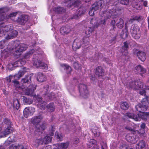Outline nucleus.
Masks as SVG:
<instances>
[{
	"label": "nucleus",
	"instance_id": "1",
	"mask_svg": "<svg viewBox=\"0 0 149 149\" xmlns=\"http://www.w3.org/2000/svg\"><path fill=\"white\" fill-rule=\"evenodd\" d=\"M122 8L120 7L118 5H116L113 8L110 10H107L104 11H101L100 15L102 18L100 20V23L104 24L106 21L111 17L114 18L120 14Z\"/></svg>",
	"mask_w": 149,
	"mask_h": 149
},
{
	"label": "nucleus",
	"instance_id": "2",
	"mask_svg": "<svg viewBox=\"0 0 149 149\" xmlns=\"http://www.w3.org/2000/svg\"><path fill=\"white\" fill-rule=\"evenodd\" d=\"M27 48V45L24 44H19V42L17 43L11 51V52L14 56L19 55L21 53Z\"/></svg>",
	"mask_w": 149,
	"mask_h": 149
},
{
	"label": "nucleus",
	"instance_id": "3",
	"mask_svg": "<svg viewBox=\"0 0 149 149\" xmlns=\"http://www.w3.org/2000/svg\"><path fill=\"white\" fill-rule=\"evenodd\" d=\"M24 74V72L23 71H19L18 73L13 76L10 75L7 77L5 80V83H11L14 84H19L17 81Z\"/></svg>",
	"mask_w": 149,
	"mask_h": 149
},
{
	"label": "nucleus",
	"instance_id": "4",
	"mask_svg": "<svg viewBox=\"0 0 149 149\" xmlns=\"http://www.w3.org/2000/svg\"><path fill=\"white\" fill-rule=\"evenodd\" d=\"M141 116H140L139 114H138L137 115H134L133 114L131 113H127L126 114V116L130 118H132L134 120L136 121H140L141 118L142 119L146 120L148 117L149 116V112L146 113L143 112H142L140 114Z\"/></svg>",
	"mask_w": 149,
	"mask_h": 149
},
{
	"label": "nucleus",
	"instance_id": "5",
	"mask_svg": "<svg viewBox=\"0 0 149 149\" xmlns=\"http://www.w3.org/2000/svg\"><path fill=\"white\" fill-rule=\"evenodd\" d=\"M131 32L132 37L135 39H138L141 36L140 28L136 24L132 25L131 29Z\"/></svg>",
	"mask_w": 149,
	"mask_h": 149
},
{
	"label": "nucleus",
	"instance_id": "6",
	"mask_svg": "<svg viewBox=\"0 0 149 149\" xmlns=\"http://www.w3.org/2000/svg\"><path fill=\"white\" fill-rule=\"evenodd\" d=\"M13 28V26L12 25H6L2 24L0 25V33L2 35L6 36L7 33H8Z\"/></svg>",
	"mask_w": 149,
	"mask_h": 149
},
{
	"label": "nucleus",
	"instance_id": "7",
	"mask_svg": "<svg viewBox=\"0 0 149 149\" xmlns=\"http://www.w3.org/2000/svg\"><path fill=\"white\" fill-rule=\"evenodd\" d=\"M33 65L36 68L41 67L42 69H47L48 67L47 64L42 62L40 60L38 59V57L33 58Z\"/></svg>",
	"mask_w": 149,
	"mask_h": 149
},
{
	"label": "nucleus",
	"instance_id": "8",
	"mask_svg": "<svg viewBox=\"0 0 149 149\" xmlns=\"http://www.w3.org/2000/svg\"><path fill=\"white\" fill-rule=\"evenodd\" d=\"M79 91L80 95L84 98H87L89 95L86 86L84 84H81L79 86Z\"/></svg>",
	"mask_w": 149,
	"mask_h": 149
},
{
	"label": "nucleus",
	"instance_id": "9",
	"mask_svg": "<svg viewBox=\"0 0 149 149\" xmlns=\"http://www.w3.org/2000/svg\"><path fill=\"white\" fill-rule=\"evenodd\" d=\"M133 54H136L139 58L141 61H143L146 58V56L145 53L143 52L139 51L136 49H133Z\"/></svg>",
	"mask_w": 149,
	"mask_h": 149
},
{
	"label": "nucleus",
	"instance_id": "10",
	"mask_svg": "<svg viewBox=\"0 0 149 149\" xmlns=\"http://www.w3.org/2000/svg\"><path fill=\"white\" fill-rule=\"evenodd\" d=\"M104 1L103 0H100L95 3L92 6V8L96 11L104 7Z\"/></svg>",
	"mask_w": 149,
	"mask_h": 149
},
{
	"label": "nucleus",
	"instance_id": "11",
	"mask_svg": "<svg viewBox=\"0 0 149 149\" xmlns=\"http://www.w3.org/2000/svg\"><path fill=\"white\" fill-rule=\"evenodd\" d=\"M13 130V128L11 126L8 127L3 131H1V129L0 128V137L6 136V135L12 132Z\"/></svg>",
	"mask_w": 149,
	"mask_h": 149
},
{
	"label": "nucleus",
	"instance_id": "12",
	"mask_svg": "<svg viewBox=\"0 0 149 149\" xmlns=\"http://www.w3.org/2000/svg\"><path fill=\"white\" fill-rule=\"evenodd\" d=\"M35 111V109L33 107H26L24 109L23 111L24 116L25 117L27 118L29 116L32 115Z\"/></svg>",
	"mask_w": 149,
	"mask_h": 149
},
{
	"label": "nucleus",
	"instance_id": "13",
	"mask_svg": "<svg viewBox=\"0 0 149 149\" xmlns=\"http://www.w3.org/2000/svg\"><path fill=\"white\" fill-rule=\"evenodd\" d=\"M17 34L18 32L16 31L11 30L8 33H7L5 38L7 40L13 39L16 37Z\"/></svg>",
	"mask_w": 149,
	"mask_h": 149
},
{
	"label": "nucleus",
	"instance_id": "14",
	"mask_svg": "<svg viewBox=\"0 0 149 149\" xmlns=\"http://www.w3.org/2000/svg\"><path fill=\"white\" fill-rule=\"evenodd\" d=\"M36 89V85L35 84H32L29 86V88L25 90V93L27 95L36 97L33 93L34 91Z\"/></svg>",
	"mask_w": 149,
	"mask_h": 149
},
{
	"label": "nucleus",
	"instance_id": "15",
	"mask_svg": "<svg viewBox=\"0 0 149 149\" xmlns=\"http://www.w3.org/2000/svg\"><path fill=\"white\" fill-rule=\"evenodd\" d=\"M85 8L83 7H80L77 10L75 15H74L72 19H77L79 17L83 14L85 12Z\"/></svg>",
	"mask_w": 149,
	"mask_h": 149
},
{
	"label": "nucleus",
	"instance_id": "16",
	"mask_svg": "<svg viewBox=\"0 0 149 149\" xmlns=\"http://www.w3.org/2000/svg\"><path fill=\"white\" fill-rule=\"evenodd\" d=\"M46 128L45 124H43L42 125L37 124L35 128L36 133H38L39 135L42 133V131L44 130Z\"/></svg>",
	"mask_w": 149,
	"mask_h": 149
},
{
	"label": "nucleus",
	"instance_id": "17",
	"mask_svg": "<svg viewBox=\"0 0 149 149\" xmlns=\"http://www.w3.org/2000/svg\"><path fill=\"white\" fill-rule=\"evenodd\" d=\"M81 42L80 39H77L74 40L72 46L73 49L75 50L78 49L81 47Z\"/></svg>",
	"mask_w": 149,
	"mask_h": 149
},
{
	"label": "nucleus",
	"instance_id": "18",
	"mask_svg": "<svg viewBox=\"0 0 149 149\" xmlns=\"http://www.w3.org/2000/svg\"><path fill=\"white\" fill-rule=\"evenodd\" d=\"M33 54L35 55H36V54H37L38 55L39 54L37 51H35L34 50L32 49L25 53L23 56V60L24 59L27 60V59L30 57Z\"/></svg>",
	"mask_w": 149,
	"mask_h": 149
},
{
	"label": "nucleus",
	"instance_id": "19",
	"mask_svg": "<svg viewBox=\"0 0 149 149\" xmlns=\"http://www.w3.org/2000/svg\"><path fill=\"white\" fill-rule=\"evenodd\" d=\"M28 16L26 15H22L19 17L17 20V22L21 24H24L28 20Z\"/></svg>",
	"mask_w": 149,
	"mask_h": 149
},
{
	"label": "nucleus",
	"instance_id": "20",
	"mask_svg": "<svg viewBox=\"0 0 149 149\" xmlns=\"http://www.w3.org/2000/svg\"><path fill=\"white\" fill-rule=\"evenodd\" d=\"M68 142L57 144L54 146L53 149H65L68 148Z\"/></svg>",
	"mask_w": 149,
	"mask_h": 149
},
{
	"label": "nucleus",
	"instance_id": "21",
	"mask_svg": "<svg viewBox=\"0 0 149 149\" xmlns=\"http://www.w3.org/2000/svg\"><path fill=\"white\" fill-rule=\"evenodd\" d=\"M95 74L98 77L100 78L104 75V72L101 67L98 66L96 68Z\"/></svg>",
	"mask_w": 149,
	"mask_h": 149
},
{
	"label": "nucleus",
	"instance_id": "22",
	"mask_svg": "<svg viewBox=\"0 0 149 149\" xmlns=\"http://www.w3.org/2000/svg\"><path fill=\"white\" fill-rule=\"evenodd\" d=\"M9 9L7 8H0V22L3 21L5 18L4 13L7 12Z\"/></svg>",
	"mask_w": 149,
	"mask_h": 149
},
{
	"label": "nucleus",
	"instance_id": "23",
	"mask_svg": "<svg viewBox=\"0 0 149 149\" xmlns=\"http://www.w3.org/2000/svg\"><path fill=\"white\" fill-rule=\"evenodd\" d=\"M136 110L141 113L143 111H145L147 109V107L146 105H143L141 104H138L135 107Z\"/></svg>",
	"mask_w": 149,
	"mask_h": 149
},
{
	"label": "nucleus",
	"instance_id": "24",
	"mask_svg": "<svg viewBox=\"0 0 149 149\" xmlns=\"http://www.w3.org/2000/svg\"><path fill=\"white\" fill-rule=\"evenodd\" d=\"M70 31V29L68 27H62L60 29V33L63 35H67Z\"/></svg>",
	"mask_w": 149,
	"mask_h": 149
},
{
	"label": "nucleus",
	"instance_id": "25",
	"mask_svg": "<svg viewBox=\"0 0 149 149\" xmlns=\"http://www.w3.org/2000/svg\"><path fill=\"white\" fill-rule=\"evenodd\" d=\"M42 118L41 116H36L33 118L31 120V122L34 124L39 123L42 120Z\"/></svg>",
	"mask_w": 149,
	"mask_h": 149
},
{
	"label": "nucleus",
	"instance_id": "26",
	"mask_svg": "<svg viewBox=\"0 0 149 149\" xmlns=\"http://www.w3.org/2000/svg\"><path fill=\"white\" fill-rule=\"evenodd\" d=\"M128 48V45L126 42H124V45L122 47L121 52L122 54L124 55H127V49Z\"/></svg>",
	"mask_w": 149,
	"mask_h": 149
},
{
	"label": "nucleus",
	"instance_id": "27",
	"mask_svg": "<svg viewBox=\"0 0 149 149\" xmlns=\"http://www.w3.org/2000/svg\"><path fill=\"white\" fill-rule=\"evenodd\" d=\"M116 25L119 29H122L124 26V21L121 18H118L116 20Z\"/></svg>",
	"mask_w": 149,
	"mask_h": 149
},
{
	"label": "nucleus",
	"instance_id": "28",
	"mask_svg": "<svg viewBox=\"0 0 149 149\" xmlns=\"http://www.w3.org/2000/svg\"><path fill=\"white\" fill-rule=\"evenodd\" d=\"M45 76L41 72H38L37 74V80L40 82H42L45 80Z\"/></svg>",
	"mask_w": 149,
	"mask_h": 149
},
{
	"label": "nucleus",
	"instance_id": "29",
	"mask_svg": "<svg viewBox=\"0 0 149 149\" xmlns=\"http://www.w3.org/2000/svg\"><path fill=\"white\" fill-rule=\"evenodd\" d=\"M10 105L13 106L14 108L16 110H18L19 108L20 105L18 100L17 99H15L13 100V104H10Z\"/></svg>",
	"mask_w": 149,
	"mask_h": 149
},
{
	"label": "nucleus",
	"instance_id": "30",
	"mask_svg": "<svg viewBox=\"0 0 149 149\" xmlns=\"http://www.w3.org/2000/svg\"><path fill=\"white\" fill-rule=\"evenodd\" d=\"M100 22V21L99 22H98L97 20L95 17L92 18L90 21V23L92 24V26H93L94 27H97L98 24H101Z\"/></svg>",
	"mask_w": 149,
	"mask_h": 149
},
{
	"label": "nucleus",
	"instance_id": "31",
	"mask_svg": "<svg viewBox=\"0 0 149 149\" xmlns=\"http://www.w3.org/2000/svg\"><path fill=\"white\" fill-rule=\"evenodd\" d=\"M22 83L28 84L31 83V76L29 75L26 76L24 78L22 79Z\"/></svg>",
	"mask_w": 149,
	"mask_h": 149
},
{
	"label": "nucleus",
	"instance_id": "32",
	"mask_svg": "<svg viewBox=\"0 0 149 149\" xmlns=\"http://www.w3.org/2000/svg\"><path fill=\"white\" fill-rule=\"evenodd\" d=\"M136 70L138 72H139L141 74H143L146 72L145 69L140 65L136 66Z\"/></svg>",
	"mask_w": 149,
	"mask_h": 149
},
{
	"label": "nucleus",
	"instance_id": "33",
	"mask_svg": "<svg viewBox=\"0 0 149 149\" xmlns=\"http://www.w3.org/2000/svg\"><path fill=\"white\" fill-rule=\"evenodd\" d=\"M3 8H7V7H4ZM8 8L9 10L8 11L4 13V16L5 15V18L3 20H4L5 19L7 20L8 19H10L11 17L13 16H15L17 14V13H10V14L8 15V16H7V15H6V13L8 12L10 10V9L9 8Z\"/></svg>",
	"mask_w": 149,
	"mask_h": 149
},
{
	"label": "nucleus",
	"instance_id": "34",
	"mask_svg": "<svg viewBox=\"0 0 149 149\" xmlns=\"http://www.w3.org/2000/svg\"><path fill=\"white\" fill-rule=\"evenodd\" d=\"M97 144L96 141L94 139H91L88 141L87 143L88 147L90 148L93 145H95Z\"/></svg>",
	"mask_w": 149,
	"mask_h": 149
},
{
	"label": "nucleus",
	"instance_id": "35",
	"mask_svg": "<svg viewBox=\"0 0 149 149\" xmlns=\"http://www.w3.org/2000/svg\"><path fill=\"white\" fill-rule=\"evenodd\" d=\"M134 85H135L134 86L136 87V86L138 87H137L135 88V89L136 90H141L140 91V94L142 95H143L144 94H145V89H143V88H142V87H141V88L140 86H139L140 85H138V84H134Z\"/></svg>",
	"mask_w": 149,
	"mask_h": 149
},
{
	"label": "nucleus",
	"instance_id": "36",
	"mask_svg": "<svg viewBox=\"0 0 149 149\" xmlns=\"http://www.w3.org/2000/svg\"><path fill=\"white\" fill-rule=\"evenodd\" d=\"M120 107L122 109L126 110L128 108L129 105L126 102H122L121 103Z\"/></svg>",
	"mask_w": 149,
	"mask_h": 149
},
{
	"label": "nucleus",
	"instance_id": "37",
	"mask_svg": "<svg viewBox=\"0 0 149 149\" xmlns=\"http://www.w3.org/2000/svg\"><path fill=\"white\" fill-rule=\"evenodd\" d=\"M22 100L23 102L26 104H31L32 102V101L31 100L27 99L24 96L23 97Z\"/></svg>",
	"mask_w": 149,
	"mask_h": 149
},
{
	"label": "nucleus",
	"instance_id": "38",
	"mask_svg": "<svg viewBox=\"0 0 149 149\" xmlns=\"http://www.w3.org/2000/svg\"><path fill=\"white\" fill-rule=\"evenodd\" d=\"M55 138L59 141H61L62 140L63 136L62 134L61 133H58L56 132L55 133Z\"/></svg>",
	"mask_w": 149,
	"mask_h": 149
},
{
	"label": "nucleus",
	"instance_id": "39",
	"mask_svg": "<svg viewBox=\"0 0 149 149\" xmlns=\"http://www.w3.org/2000/svg\"><path fill=\"white\" fill-rule=\"evenodd\" d=\"M54 10L55 13H60L65 11V10L63 8L60 7L54 8Z\"/></svg>",
	"mask_w": 149,
	"mask_h": 149
},
{
	"label": "nucleus",
	"instance_id": "40",
	"mask_svg": "<svg viewBox=\"0 0 149 149\" xmlns=\"http://www.w3.org/2000/svg\"><path fill=\"white\" fill-rule=\"evenodd\" d=\"M17 65H15V67L20 66L24 65L26 63V61L23 59L19 60L17 61Z\"/></svg>",
	"mask_w": 149,
	"mask_h": 149
},
{
	"label": "nucleus",
	"instance_id": "41",
	"mask_svg": "<svg viewBox=\"0 0 149 149\" xmlns=\"http://www.w3.org/2000/svg\"><path fill=\"white\" fill-rule=\"evenodd\" d=\"M94 28L93 26H92L91 27H89L86 31V34L87 36L89 35L94 31Z\"/></svg>",
	"mask_w": 149,
	"mask_h": 149
},
{
	"label": "nucleus",
	"instance_id": "42",
	"mask_svg": "<svg viewBox=\"0 0 149 149\" xmlns=\"http://www.w3.org/2000/svg\"><path fill=\"white\" fill-rule=\"evenodd\" d=\"M149 102V97H147L143 99L141 101V104L143 105H146Z\"/></svg>",
	"mask_w": 149,
	"mask_h": 149
},
{
	"label": "nucleus",
	"instance_id": "43",
	"mask_svg": "<svg viewBox=\"0 0 149 149\" xmlns=\"http://www.w3.org/2000/svg\"><path fill=\"white\" fill-rule=\"evenodd\" d=\"M52 140L51 137L48 136H46L43 140V143L47 144L51 142Z\"/></svg>",
	"mask_w": 149,
	"mask_h": 149
},
{
	"label": "nucleus",
	"instance_id": "44",
	"mask_svg": "<svg viewBox=\"0 0 149 149\" xmlns=\"http://www.w3.org/2000/svg\"><path fill=\"white\" fill-rule=\"evenodd\" d=\"M145 146V143L143 141H141L136 146L139 149H142Z\"/></svg>",
	"mask_w": 149,
	"mask_h": 149
},
{
	"label": "nucleus",
	"instance_id": "45",
	"mask_svg": "<svg viewBox=\"0 0 149 149\" xmlns=\"http://www.w3.org/2000/svg\"><path fill=\"white\" fill-rule=\"evenodd\" d=\"M116 23V21L114 19L112 20L111 22L110 25L111 26V30H114L116 29L115 23Z\"/></svg>",
	"mask_w": 149,
	"mask_h": 149
},
{
	"label": "nucleus",
	"instance_id": "46",
	"mask_svg": "<svg viewBox=\"0 0 149 149\" xmlns=\"http://www.w3.org/2000/svg\"><path fill=\"white\" fill-rule=\"evenodd\" d=\"M142 19V17L141 16H136L134 17L132 19H130V22H132L135 20H137L138 21H140Z\"/></svg>",
	"mask_w": 149,
	"mask_h": 149
},
{
	"label": "nucleus",
	"instance_id": "47",
	"mask_svg": "<svg viewBox=\"0 0 149 149\" xmlns=\"http://www.w3.org/2000/svg\"><path fill=\"white\" fill-rule=\"evenodd\" d=\"M61 66L64 69L67 70L69 72H70L71 71V68L68 65L65 64H63L61 65Z\"/></svg>",
	"mask_w": 149,
	"mask_h": 149
},
{
	"label": "nucleus",
	"instance_id": "48",
	"mask_svg": "<svg viewBox=\"0 0 149 149\" xmlns=\"http://www.w3.org/2000/svg\"><path fill=\"white\" fill-rule=\"evenodd\" d=\"M47 109L48 111L50 112H52L54 111V104L53 103H51L49 104L47 106Z\"/></svg>",
	"mask_w": 149,
	"mask_h": 149
},
{
	"label": "nucleus",
	"instance_id": "49",
	"mask_svg": "<svg viewBox=\"0 0 149 149\" xmlns=\"http://www.w3.org/2000/svg\"><path fill=\"white\" fill-rule=\"evenodd\" d=\"M133 7L138 10H139L142 9V6L138 5L136 3H133L132 4Z\"/></svg>",
	"mask_w": 149,
	"mask_h": 149
},
{
	"label": "nucleus",
	"instance_id": "50",
	"mask_svg": "<svg viewBox=\"0 0 149 149\" xmlns=\"http://www.w3.org/2000/svg\"><path fill=\"white\" fill-rule=\"evenodd\" d=\"M35 142L36 143V144H35L36 146L41 145L43 143V141L42 140V138L40 139H36Z\"/></svg>",
	"mask_w": 149,
	"mask_h": 149
},
{
	"label": "nucleus",
	"instance_id": "51",
	"mask_svg": "<svg viewBox=\"0 0 149 149\" xmlns=\"http://www.w3.org/2000/svg\"><path fill=\"white\" fill-rule=\"evenodd\" d=\"M120 3L122 4L127 5L129 4V0H120Z\"/></svg>",
	"mask_w": 149,
	"mask_h": 149
},
{
	"label": "nucleus",
	"instance_id": "52",
	"mask_svg": "<svg viewBox=\"0 0 149 149\" xmlns=\"http://www.w3.org/2000/svg\"><path fill=\"white\" fill-rule=\"evenodd\" d=\"M127 30L126 29H125L122 31V33L121 34V36H125V37H127Z\"/></svg>",
	"mask_w": 149,
	"mask_h": 149
},
{
	"label": "nucleus",
	"instance_id": "53",
	"mask_svg": "<svg viewBox=\"0 0 149 149\" xmlns=\"http://www.w3.org/2000/svg\"><path fill=\"white\" fill-rule=\"evenodd\" d=\"M20 145H12L9 147V149H19L20 148Z\"/></svg>",
	"mask_w": 149,
	"mask_h": 149
},
{
	"label": "nucleus",
	"instance_id": "54",
	"mask_svg": "<svg viewBox=\"0 0 149 149\" xmlns=\"http://www.w3.org/2000/svg\"><path fill=\"white\" fill-rule=\"evenodd\" d=\"M139 84H138L139 85ZM140 85L139 86H140V87H142L143 88V89H145V90H149V85L148 86V84H139Z\"/></svg>",
	"mask_w": 149,
	"mask_h": 149
},
{
	"label": "nucleus",
	"instance_id": "55",
	"mask_svg": "<svg viewBox=\"0 0 149 149\" xmlns=\"http://www.w3.org/2000/svg\"><path fill=\"white\" fill-rule=\"evenodd\" d=\"M12 137L13 136H11L8 138L7 140L5 142V143L6 144H7V143H8V142H9L10 143L11 142H14L15 140L14 139L12 138Z\"/></svg>",
	"mask_w": 149,
	"mask_h": 149
},
{
	"label": "nucleus",
	"instance_id": "56",
	"mask_svg": "<svg viewBox=\"0 0 149 149\" xmlns=\"http://www.w3.org/2000/svg\"><path fill=\"white\" fill-rule=\"evenodd\" d=\"M5 45V42L4 40H2L0 42V49H3Z\"/></svg>",
	"mask_w": 149,
	"mask_h": 149
},
{
	"label": "nucleus",
	"instance_id": "57",
	"mask_svg": "<svg viewBox=\"0 0 149 149\" xmlns=\"http://www.w3.org/2000/svg\"><path fill=\"white\" fill-rule=\"evenodd\" d=\"M74 68L76 69H79L80 67V65L77 62H75L74 63Z\"/></svg>",
	"mask_w": 149,
	"mask_h": 149
},
{
	"label": "nucleus",
	"instance_id": "58",
	"mask_svg": "<svg viewBox=\"0 0 149 149\" xmlns=\"http://www.w3.org/2000/svg\"><path fill=\"white\" fill-rule=\"evenodd\" d=\"M96 11V10H94V9L92 8V9L90 10V11L89 12V14L90 16H93L94 15V11Z\"/></svg>",
	"mask_w": 149,
	"mask_h": 149
},
{
	"label": "nucleus",
	"instance_id": "59",
	"mask_svg": "<svg viewBox=\"0 0 149 149\" xmlns=\"http://www.w3.org/2000/svg\"><path fill=\"white\" fill-rule=\"evenodd\" d=\"M50 130H51V132L50 134V135L51 136H53L54 135V132L55 131V128L54 126H52L50 128Z\"/></svg>",
	"mask_w": 149,
	"mask_h": 149
},
{
	"label": "nucleus",
	"instance_id": "60",
	"mask_svg": "<svg viewBox=\"0 0 149 149\" xmlns=\"http://www.w3.org/2000/svg\"><path fill=\"white\" fill-rule=\"evenodd\" d=\"M46 103L45 102H43V103H42V104H40V106L41 107H42V109H45V108L46 107Z\"/></svg>",
	"mask_w": 149,
	"mask_h": 149
},
{
	"label": "nucleus",
	"instance_id": "61",
	"mask_svg": "<svg viewBox=\"0 0 149 149\" xmlns=\"http://www.w3.org/2000/svg\"><path fill=\"white\" fill-rule=\"evenodd\" d=\"M104 61H105L106 63L109 64H110L111 63L110 60H109L108 58H105L104 59Z\"/></svg>",
	"mask_w": 149,
	"mask_h": 149
},
{
	"label": "nucleus",
	"instance_id": "62",
	"mask_svg": "<svg viewBox=\"0 0 149 149\" xmlns=\"http://www.w3.org/2000/svg\"><path fill=\"white\" fill-rule=\"evenodd\" d=\"M4 123L6 124H7L8 125H9L10 123V121L8 119H5L4 120Z\"/></svg>",
	"mask_w": 149,
	"mask_h": 149
},
{
	"label": "nucleus",
	"instance_id": "63",
	"mask_svg": "<svg viewBox=\"0 0 149 149\" xmlns=\"http://www.w3.org/2000/svg\"><path fill=\"white\" fill-rule=\"evenodd\" d=\"M141 82L139 80H137L136 81H134L130 83H130H137V84H139L141 83Z\"/></svg>",
	"mask_w": 149,
	"mask_h": 149
},
{
	"label": "nucleus",
	"instance_id": "64",
	"mask_svg": "<svg viewBox=\"0 0 149 149\" xmlns=\"http://www.w3.org/2000/svg\"><path fill=\"white\" fill-rule=\"evenodd\" d=\"M17 61H16L14 62L13 63H11V64L12 66H13L14 67H16L15 65H17Z\"/></svg>",
	"mask_w": 149,
	"mask_h": 149
}]
</instances>
